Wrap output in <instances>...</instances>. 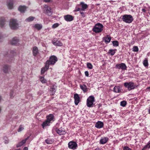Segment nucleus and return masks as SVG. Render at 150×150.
I'll return each instance as SVG.
<instances>
[{"label": "nucleus", "instance_id": "nucleus-1", "mask_svg": "<svg viewBox=\"0 0 150 150\" xmlns=\"http://www.w3.org/2000/svg\"><path fill=\"white\" fill-rule=\"evenodd\" d=\"M103 26L102 24L98 23L95 25L93 28L92 30L96 33H99L103 31Z\"/></svg>", "mask_w": 150, "mask_h": 150}, {"label": "nucleus", "instance_id": "nucleus-2", "mask_svg": "<svg viewBox=\"0 0 150 150\" xmlns=\"http://www.w3.org/2000/svg\"><path fill=\"white\" fill-rule=\"evenodd\" d=\"M58 59L57 57L54 55H53L50 56L49 59L47 60L45 63L49 66L50 65H54L57 61Z\"/></svg>", "mask_w": 150, "mask_h": 150}, {"label": "nucleus", "instance_id": "nucleus-3", "mask_svg": "<svg viewBox=\"0 0 150 150\" xmlns=\"http://www.w3.org/2000/svg\"><path fill=\"white\" fill-rule=\"evenodd\" d=\"M121 17H122V21L126 23H131L134 20L133 17L131 15L125 14Z\"/></svg>", "mask_w": 150, "mask_h": 150}, {"label": "nucleus", "instance_id": "nucleus-4", "mask_svg": "<svg viewBox=\"0 0 150 150\" xmlns=\"http://www.w3.org/2000/svg\"><path fill=\"white\" fill-rule=\"evenodd\" d=\"M95 101V98L93 96H90L87 99L86 105L88 107H93V102Z\"/></svg>", "mask_w": 150, "mask_h": 150}, {"label": "nucleus", "instance_id": "nucleus-5", "mask_svg": "<svg viewBox=\"0 0 150 150\" xmlns=\"http://www.w3.org/2000/svg\"><path fill=\"white\" fill-rule=\"evenodd\" d=\"M9 26L12 29L15 30L18 27V24L16 19H11L10 20Z\"/></svg>", "mask_w": 150, "mask_h": 150}, {"label": "nucleus", "instance_id": "nucleus-6", "mask_svg": "<svg viewBox=\"0 0 150 150\" xmlns=\"http://www.w3.org/2000/svg\"><path fill=\"white\" fill-rule=\"evenodd\" d=\"M124 86L125 88H127L129 91L134 89L135 87V85H134V83L132 82L129 83L125 82L124 83Z\"/></svg>", "mask_w": 150, "mask_h": 150}, {"label": "nucleus", "instance_id": "nucleus-7", "mask_svg": "<svg viewBox=\"0 0 150 150\" xmlns=\"http://www.w3.org/2000/svg\"><path fill=\"white\" fill-rule=\"evenodd\" d=\"M7 54H6L5 55V56H7L10 58V60H8V61L10 62H11L13 60V56L15 55L16 52L12 50L10 51L9 52H8Z\"/></svg>", "mask_w": 150, "mask_h": 150}, {"label": "nucleus", "instance_id": "nucleus-8", "mask_svg": "<svg viewBox=\"0 0 150 150\" xmlns=\"http://www.w3.org/2000/svg\"><path fill=\"white\" fill-rule=\"evenodd\" d=\"M51 8L50 7L47 5H45L44 6V12L49 16H50L52 15V12L51 11Z\"/></svg>", "mask_w": 150, "mask_h": 150}, {"label": "nucleus", "instance_id": "nucleus-9", "mask_svg": "<svg viewBox=\"0 0 150 150\" xmlns=\"http://www.w3.org/2000/svg\"><path fill=\"white\" fill-rule=\"evenodd\" d=\"M68 147L70 149L75 150L78 147L76 143L74 141H70L68 144Z\"/></svg>", "mask_w": 150, "mask_h": 150}, {"label": "nucleus", "instance_id": "nucleus-10", "mask_svg": "<svg viewBox=\"0 0 150 150\" xmlns=\"http://www.w3.org/2000/svg\"><path fill=\"white\" fill-rule=\"evenodd\" d=\"M56 131L57 133L60 135L65 134L66 133L64 128H62V127L59 128H56Z\"/></svg>", "mask_w": 150, "mask_h": 150}, {"label": "nucleus", "instance_id": "nucleus-11", "mask_svg": "<svg viewBox=\"0 0 150 150\" xmlns=\"http://www.w3.org/2000/svg\"><path fill=\"white\" fill-rule=\"evenodd\" d=\"M46 120L50 123H52L55 120L54 115L50 114L46 117Z\"/></svg>", "mask_w": 150, "mask_h": 150}, {"label": "nucleus", "instance_id": "nucleus-12", "mask_svg": "<svg viewBox=\"0 0 150 150\" xmlns=\"http://www.w3.org/2000/svg\"><path fill=\"white\" fill-rule=\"evenodd\" d=\"M116 68L119 69L125 70L127 68V67L125 63H121L120 64H117L115 66Z\"/></svg>", "mask_w": 150, "mask_h": 150}, {"label": "nucleus", "instance_id": "nucleus-13", "mask_svg": "<svg viewBox=\"0 0 150 150\" xmlns=\"http://www.w3.org/2000/svg\"><path fill=\"white\" fill-rule=\"evenodd\" d=\"M74 103L76 105H77L80 102V98L79 95L77 93L74 94Z\"/></svg>", "mask_w": 150, "mask_h": 150}, {"label": "nucleus", "instance_id": "nucleus-14", "mask_svg": "<svg viewBox=\"0 0 150 150\" xmlns=\"http://www.w3.org/2000/svg\"><path fill=\"white\" fill-rule=\"evenodd\" d=\"M64 20L67 21H71L74 19V17L70 15H67L64 16Z\"/></svg>", "mask_w": 150, "mask_h": 150}, {"label": "nucleus", "instance_id": "nucleus-15", "mask_svg": "<svg viewBox=\"0 0 150 150\" xmlns=\"http://www.w3.org/2000/svg\"><path fill=\"white\" fill-rule=\"evenodd\" d=\"M49 66L45 63V66L41 69V74L42 75L44 74L45 72L49 69Z\"/></svg>", "mask_w": 150, "mask_h": 150}, {"label": "nucleus", "instance_id": "nucleus-16", "mask_svg": "<svg viewBox=\"0 0 150 150\" xmlns=\"http://www.w3.org/2000/svg\"><path fill=\"white\" fill-rule=\"evenodd\" d=\"M32 53L34 57H36L39 53V50L38 48L36 46L33 47L32 49Z\"/></svg>", "mask_w": 150, "mask_h": 150}, {"label": "nucleus", "instance_id": "nucleus-17", "mask_svg": "<svg viewBox=\"0 0 150 150\" xmlns=\"http://www.w3.org/2000/svg\"><path fill=\"white\" fill-rule=\"evenodd\" d=\"M13 0H7V6L9 9H12L13 7Z\"/></svg>", "mask_w": 150, "mask_h": 150}, {"label": "nucleus", "instance_id": "nucleus-18", "mask_svg": "<svg viewBox=\"0 0 150 150\" xmlns=\"http://www.w3.org/2000/svg\"><path fill=\"white\" fill-rule=\"evenodd\" d=\"M109 140V138L107 137H102L100 140V144H103L106 143Z\"/></svg>", "mask_w": 150, "mask_h": 150}, {"label": "nucleus", "instance_id": "nucleus-19", "mask_svg": "<svg viewBox=\"0 0 150 150\" xmlns=\"http://www.w3.org/2000/svg\"><path fill=\"white\" fill-rule=\"evenodd\" d=\"M81 5V11H85V10L87 9L88 6V5L86 4H85L83 2H81L80 3V4L78 6H80Z\"/></svg>", "mask_w": 150, "mask_h": 150}, {"label": "nucleus", "instance_id": "nucleus-20", "mask_svg": "<svg viewBox=\"0 0 150 150\" xmlns=\"http://www.w3.org/2000/svg\"><path fill=\"white\" fill-rule=\"evenodd\" d=\"M52 43L54 45L56 46H61L62 45V43L60 41L54 40L52 42Z\"/></svg>", "mask_w": 150, "mask_h": 150}, {"label": "nucleus", "instance_id": "nucleus-21", "mask_svg": "<svg viewBox=\"0 0 150 150\" xmlns=\"http://www.w3.org/2000/svg\"><path fill=\"white\" fill-rule=\"evenodd\" d=\"M104 124L103 122L98 121L95 124V127L97 128H101L103 127Z\"/></svg>", "mask_w": 150, "mask_h": 150}, {"label": "nucleus", "instance_id": "nucleus-22", "mask_svg": "<svg viewBox=\"0 0 150 150\" xmlns=\"http://www.w3.org/2000/svg\"><path fill=\"white\" fill-rule=\"evenodd\" d=\"M18 39L17 37L13 38L10 42L11 44L12 45H17L18 42Z\"/></svg>", "mask_w": 150, "mask_h": 150}, {"label": "nucleus", "instance_id": "nucleus-23", "mask_svg": "<svg viewBox=\"0 0 150 150\" xmlns=\"http://www.w3.org/2000/svg\"><path fill=\"white\" fill-rule=\"evenodd\" d=\"M122 90L120 86H115L113 88V91L116 93H119L122 92Z\"/></svg>", "mask_w": 150, "mask_h": 150}, {"label": "nucleus", "instance_id": "nucleus-24", "mask_svg": "<svg viewBox=\"0 0 150 150\" xmlns=\"http://www.w3.org/2000/svg\"><path fill=\"white\" fill-rule=\"evenodd\" d=\"M106 44L109 43L111 40V37L110 35H107L103 38Z\"/></svg>", "mask_w": 150, "mask_h": 150}, {"label": "nucleus", "instance_id": "nucleus-25", "mask_svg": "<svg viewBox=\"0 0 150 150\" xmlns=\"http://www.w3.org/2000/svg\"><path fill=\"white\" fill-rule=\"evenodd\" d=\"M27 8L25 6H20L18 8V10L22 13H24Z\"/></svg>", "mask_w": 150, "mask_h": 150}, {"label": "nucleus", "instance_id": "nucleus-26", "mask_svg": "<svg viewBox=\"0 0 150 150\" xmlns=\"http://www.w3.org/2000/svg\"><path fill=\"white\" fill-rule=\"evenodd\" d=\"M80 87L81 89L83 91L84 93L86 92L87 91V87L85 84L80 85Z\"/></svg>", "mask_w": 150, "mask_h": 150}, {"label": "nucleus", "instance_id": "nucleus-27", "mask_svg": "<svg viewBox=\"0 0 150 150\" xmlns=\"http://www.w3.org/2000/svg\"><path fill=\"white\" fill-rule=\"evenodd\" d=\"M9 69V67L7 65H5L3 67V71L4 73H8Z\"/></svg>", "mask_w": 150, "mask_h": 150}, {"label": "nucleus", "instance_id": "nucleus-28", "mask_svg": "<svg viewBox=\"0 0 150 150\" xmlns=\"http://www.w3.org/2000/svg\"><path fill=\"white\" fill-rule=\"evenodd\" d=\"M5 21V20L4 18L1 17L0 18V26L2 28L4 26Z\"/></svg>", "mask_w": 150, "mask_h": 150}, {"label": "nucleus", "instance_id": "nucleus-29", "mask_svg": "<svg viewBox=\"0 0 150 150\" xmlns=\"http://www.w3.org/2000/svg\"><path fill=\"white\" fill-rule=\"evenodd\" d=\"M50 123L47 120H45L42 124V126L43 128H44L45 127L49 126L50 125Z\"/></svg>", "mask_w": 150, "mask_h": 150}, {"label": "nucleus", "instance_id": "nucleus-30", "mask_svg": "<svg viewBox=\"0 0 150 150\" xmlns=\"http://www.w3.org/2000/svg\"><path fill=\"white\" fill-rule=\"evenodd\" d=\"M116 50H117L116 49H110L109 50L108 53V54H110V55L113 56L115 53V51H116Z\"/></svg>", "mask_w": 150, "mask_h": 150}, {"label": "nucleus", "instance_id": "nucleus-31", "mask_svg": "<svg viewBox=\"0 0 150 150\" xmlns=\"http://www.w3.org/2000/svg\"><path fill=\"white\" fill-rule=\"evenodd\" d=\"M45 141L47 144H52L53 142V140L48 139H45Z\"/></svg>", "mask_w": 150, "mask_h": 150}, {"label": "nucleus", "instance_id": "nucleus-32", "mask_svg": "<svg viewBox=\"0 0 150 150\" xmlns=\"http://www.w3.org/2000/svg\"><path fill=\"white\" fill-rule=\"evenodd\" d=\"M35 28L38 30H40L42 28V26L39 24H36L34 26Z\"/></svg>", "mask_w": 150, "mask_h": 150}, {"label": "nucleus", "instance_id": "nucleus-33", "mask_svg": "<svg viewBox=\"0 0 150 150\" xmlns=\"http://www.w3.org/2000/svg\"><path fill=\"white\" fill-rule=\"evenodd\" d=\"M143 64L144 67H146L147 68L148 66V60L146 59H145L143 62Z\"/></svg>", "mask_w": 150, "mask_h": 150}, {"label": "nucleus", "instance_id": "nucleus-34", "mask_svg": "<svg viewBox=\"0 0 150 150\" xmlns=\"http://www.w3.org/2000/svg\"><path fill=\"white\" fill-rule=\"evenodd\" d=\"M40 81L43 83H45L47 82V80L43 76H40Z\"/></svg>", "mask_w": 150, "mask_h": 150}, {"label": "nucleus", "instance_id": "nucleus-35", "mask_svg": "<svg viewBox=\"0 0 150 150\" xmlns=\"http://www.w3.org/2000/svg\"><path fill=\"white\" fill-rule=\"evenodd\" d=\"M113 46L114 47H117L119 45L118 42L117 40H114L112 42Z\"/></svg>", "mask_w": 150, "mask_h": 150}, {"label": "nucleus", "instance_id": "nucleus-36", "mask_svg": "<svg viewBox=\"0 0 150 150\" xmlns=\"http://www.w3.org/2000/svg\"><path fill=\"white\" fill-rule=\"evenodd\" d=\"M120 105L122 107H125L127 105V103L126 101L123 100L121 102H120Z\"/></svg>", "mask_w": 150, "mask_h": 150}, {"label": "nucleus", "instance_id": "nucleus-37", "mask_svg": "<svg viewBox=\"0 0 150 150\" xmlns=\"http://www.w3.org/2000/svg\"><path fill=\"white\" fill-rule=\"evenodd\" d=\"M35 18L33 16H30L26 19V20L28 22L31 21L33 20Z\"/></svg>", "mask_w": 150, "mask_h": 150}, {"label": "nucleus", "instance_id": "nucleus-38", "mask_svg": "<svg viewBox=\"0 0 150 150\" xmlns=\"http://www.w3.org/2000/svg\"><path fill=\"white\" fill-rule=\"evenodd\" d=\"M78 5L76 6L75 7V9L74 11V12H77L78 11H81V8L78 7V6H78Z\"/></svg>", "mask_w": 150, "mask_h": 150}, {"label": "nucleus", "instance_id": "nucleus-39", "mask_svg": "<svg viewBox=\"0 0 150 150\" xmlns=\"http://www.w3.org/2000/svg\"><path fill=\"white\" fill-rule=\"evenodd\" d=\"M87 67L90 69L93 68V65L90 63H88L87 64Z\"/></svg>", "mask_w": 150, "mask_h": 150}, {"label": "nucleus", "instance_id": "nucleus-40", "mask_svg": "<svg viewBox=\"0 0 150 150\" xmlns=\"http://www.w3.org/2000/svg\"><path fill=\"white\" fill-rule=\"evenodd\" d=\"M133 51L134 52H137L139 51L138 47L137 46H134L133 47Z\"/></svg>", "mask_w": 150, "mask_h": 150}, {"label": "nucleus", "instance_id": "nucleus-41", "mask_svg": "<svg viewBox=\"0 0 150 150\" xmlns=\"http://www.w3.org/2000/svg\"><path fill=\"white\" fill-rule=\"evenodd\" d=\"M56 86H55L54 85H53L52 88H51V89L50 90V91L52 92H54V93L56 91Z\"/></svg>", "mask_w": 150, "mask_h": 150}, {"label": "nucleus", "instance_id": "nucleus-42", "mask_svg": "<svg viewBox=\"0 0 150 150\" xmlns=\"http://www.w3.org/2000/svg\"><path fill=\"white\" fill-rule=\"evenodd\" d=\"M59 26V24L58 23H56L54 24L52 26V28L53 29L56 28Z\"/></svg>", "mask_w": 150, "mask_h": 150}, {"label": "nucleus", "instance_id": "nucleus-43", "mask_svg": "<svg viewBox=\"0 0 150 150\" xmlns=\"http://www.w3.org/2000/svg\"><path fill=\"white\" fill-rule=\"evenodd\" d=\"M30 137V136H28V137L27 138H26L25 139H23V140L21 141V142H22V143H23V144H24L26 142V141H27V140H28L29 138Z\"/></svg>", "mask_w": 150, "mask_h": 150}, {"label": "nucleus", "instance_id": "nucleus-44", "mask_svg": "<svg viewBox=\"0 0 150 150\" xmlns=\"http://www.w3.org/2000/svg\"><path fill=\"white\" fill-rule=\"evenodd\" d=\"M23 145V144L22 143V142H21L16 145V146L17 148H18L20 146H21Z\"/></svg>", "mask_w": 150, "mask_h": 150}, {"label": "nucleus", "instance_id": "nucleus-45", "mask_svg": "<svg viewBox=\"0 0 150 150\" xmlns=\"http://www.w3.org/2000/svg\"><path fill=\"white\" fill-rule=\"evenodd\" d=\"M24 128L22 127V125H20L19 127V128L18 130V132H20Z\"/></svg>", "mask_w": 150, "mask_h": 150}, {"label": "nucleus", "instance_id": "nucleus-46", "mask_svg": "<svg viewBox=\"0 0 150 150\" xmlns=\"http://www.w3.org/2000/svg\"><path fill=\"white\" fill-rule=\"evenodd\" d=\"M123 150H132L130 148L128 147L125 146L123 149Z\"/></svg>", "mask_w": 150, "mask_h": 150}, {"label": "nucleus", "instance_id": "nucleus-47", "mask_svg": "<svg viewBox=\"0 0 150 150\" xmlns=\"http://www.w3.org/2000/svg\"><path fill=\"white\" fill-rule=\"evenodd\" d=\"M14 92L13 91H11L10 93V96L11 98H13L14 96H13V94Z\"/></svg>", "mask_w": 150, "mask_h": 150}, {"label": "nucleus", "instance_id": "nucleus-48", "mask_svg": "<svg viewBox=\"0 0 150 150\" xmlns=\"http://www.w3.org/2000/svg\"><path fill=\"white\" fill-rule=\"evenodd\" d=\"M80 13L81 15L83 17H85V13L84 12L80 11Z\"/></svg>", "mask_w": 150, "mask_h": 150}, {"label": "nucleus", "instance_id": "nucleus-49", "mask_svg": "<svg viewBox=\"0 0 150 150\" xmlns=\"http://www.w3.org/2000/svg\"><path fill=\"white\" fill-rule=\"evenodd\" d=\"M85 74L86 76L88 77L89 76V74L88 72V71H85Z\"/></svg>", "mask_w": 150, "mask_h": 150}, {"label": "nucleus", "instance_id": "nucleus-50", "mask_svg": "<svg viewBox=\"0 0 150 150\" xmlns=\"http://www.w3.org/2000/svg\"><path fill=\"white\" fill-rule=\"evenodd\" d=\"M51 0H43L44 1L46 2H49Z\"/></svg>", "mask_w": 150, "mask_h": 150}, {"label": "nucleus", "instance_id": "nucleus-51", "mask_svg": "<svg viewBox=\"0 0 150 150\" xmlns=\"http://www.w3.org/2000/svg\"><path fill=\"white\" fill-rule=\"evenodd\" d=\"M23 150H28V148L27 147H25Z\"/></svg>", "mask_w": 150, "mask_h": 150}, {"label": "nucleus", "instance_id": "nucleus-52", "mask_svg": "<svg viewBox=\"0 0 150 150\" xmlns=\"http://www.w3.org/2000/svg\"><path fill=\"white\" fill-rule=\"evenodd\" d=\"M142 12H145L146 11V10L145 8H142Z\"/></svg>", "mask_w": 150, "mask_h": 150}, {"label": "nucleus", "instance_id": "nucleus-53", "mask_svg": "<svg viewBox=\"0 0 150 150\" xmlns=\"http://www.w3.org/2000/svg\"><path fill=\"white\" fill-rule=\"evenodd\" d=\"M146 89L147 90H149V91H150V87H147Z\"/></svg>", "mask_w": 150, "mask_h": 150}, {"label": "nucleus", "instance_id": "nucleus-54", "mask_svg": "<svg viewBox=\"0 0 150 150\" xmlns=\"http://www.w3.org/2000/svg\"><path fill=\"white\" fill-rule=\"evenodd\" d=\"M95 150H99V148H97L95 149Z\"/></svg>", "mask_w": 150, "mask_h": 150}, {"label": "nucleus", "instance_id": "nucleus-55", "mask_svg": "<svg viewBox=\"0 0 150 150\" xmlns=\"http://www.w3.org/2000/svg\"><path fill=\"white\" fill-rule=\"evenodd\" d=\"M148 113L149 114H150V109H149L148 110Z\"/></svg>", "mask_w": 150, "mask_h": 150}]
</instances>
